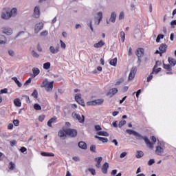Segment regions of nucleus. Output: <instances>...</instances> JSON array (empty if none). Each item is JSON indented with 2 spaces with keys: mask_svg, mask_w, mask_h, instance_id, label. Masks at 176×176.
<instances>
[{
  "mask_svg": "<svg viewBox=\"0 0 176 176\" xmlns=\"http://www.w3.org/2000/svg\"><path fill=\"white\" fill-rule=\"evenodd\" d=\"M95 162H96L97 168H101V162H102V157H98L95 158Z\"/></svg>",
  "mask_w": 176,
  "mask_h": 176,
  "instance_id": "nucleus-17",
  "label": "nucleus"
},
{
  "mask_svg": "<svg viewBox=\"0 0 176 176\" xmlns=\"http://www.w3.org/2000/svg\"><path fill=\"white\" fill-rule=\"evenodd\" d=\"M163 68L164 69H166V71H171V65H166L165 63H163Z\"/></svg>",
  "mask_w": 176,
  "mask_h": 176,
  "instance_id": "nucleus-38",
  "label": "nucleus"
},
{
  "mask_svg": "<svg viewBox=\"0 0 176 176\" xmlns=\"http://www.w3.org/2000/svg\"><path fill=\"white\" fill-rule=\"evenodd\" d=\"M12 79L17 85L18 87H21V86H23V84H21V82L19 81V79H17V77H12Z\"/></svg>",
  "mask_w": 176,
  "mask_h": 176,
  "instance_id": "nucleus-32",
  "label": "nucleus"
},
{
  "mask_svg": "<svg viewBox=\"0 0 176 176\" xmlns=\"http://www.w3.org/2000/svg\"><path fill=\"white\" fill-rule=\"evenodd\" d=\"M95 138H97V140L101 141L102 142H103V144L108 142V138H102L98 135H95Z\"/></svg>",
  "mask_w": 176,
  "mask_h": 176,
  "instance_id": "nucleus-23",
  "label": "nucleus"
},
{
  "mask_svg": "<svg viewBox=\"0 0 176 176\" xmlns=\"http://www.w3.org/2000/svg\"><path fill=\"white\" fill-rule=\"evenodd\" d=\"M124 124H126V120H122L119 124H118V127L121 128L123 127V126H124Z\"/></svg>",
  "mask_w": 176,
  "mask_h": 176,
  "instance_id": "nucleus-46",
  "label": "nucleus"
},
{
  "mask_svg": "<svg viewBox=\"0 0 176 176\" xmlns=\"http://www.w3.org/2000/svg\"><path fill=\"white\" fill-rule=\"evenodd\" d=\"M65 132L67 135L72 137V138H75L78 135V131L76 129L69 128L65 129Z\"/></svg>",
  "mask_w": 176,
  "mask_h": 176,
  "instance_id": "nucleus-2",
  "label": "nucleus"
},
{
  "mask_svg": "<svg viewBox=\"0 0 176 176\" xmlns=\"http://www.w3.org/2000/svg\"><path fill=\"white\" fill-rule=\"evenodd\" d=\"M168 61L170 65H172V67H175V65H176L175 59H174L171 57L168 58Z\"/></svg>",
  "mask_w": 176,
  "mask_h": 176,
  "instance_id": "nucleus-25",
  "label": "nucleus"
},
{
  "mask_svg": "<svg viewBox=\"0 0 176 176\" xmlns=\"http://www.w3.org/2000/svg\"><path fill=\"white\" fill-rule=\"evenodd\" d=\"M16 168V164L13 163L12 162H10L9 164V169L11 170H14Z\"/></svg>",
  "mask_w": 176,
  "mask_h": 176,
  "instance_id": "nucleus-39",
  "label": "nucleus"
},
{
  "mask_svg": "<svg viewBox=\"0 0 176 176\" xmlns=\"http://www.w3.org/2000/svg\"><path fill=\"white\" fill-rule=\"evenodd\" d=\"M104 102V99H96L92 101H89L87 102V105L91 106V105H101Z\"/></svg>",
  "mask_w": 176,
  "mask_h": 176,
  "instance_id": "nucleus-5",
  "label": "nucleus"
},
{
  "mask_svg": "<svg viewBox=\"0 0 176 176\" xmlns=\"http://www.w3.org/2000/svg\"><path fill=\"white\" fill-rule=\"evenodd\" d=\"M158 63H159V61H156L155 65L154 66V68L153 69V73L155 72V74H159V72H160V71H162V68H160V67L155 69L156 67H157Z\"/></svg>",
  "mask_w": 176,
  "mask_h": 176,
  "instance_id": "nucleus-30",
  "label": "nucleus"
},
{
  "mask_svg": "<svg viewBox=\"0 0 176 176\" xmlns=\"http://www.w3.org/2000/svg\"><path fill=\"white\" fill-rule=\"evenodd\" d=\"M41 156H45V157H50L54 156V153H53L42 152L41 153Z\"/></svg>",
  "mask_w": 176,
  "mask_h": 176,
  "instance_id": "nucleus-34",
  "label": "nucleus"
},
{
  "mask_svg": "<svg viewBox=\"0 0 176 176\" xmlns=\"http://www.w3.org/2000/svg\"><path fill=\"white\" fill-rule=\"evenodd\" d=\"M72 118L78 120L79 123H85V116L82 115V117L80 114H78L75 112L72 113Z\"/></svg>",
  "mask_w": 176,
  "mask_h": 176,
  "instance_id": "nucleus-4",
  "label": "nucleus"
},
{
  "mask_svg": "<svg viewBox=\"0 0 176 176\" xmlns=\"http://www.w3.org/2000/svg\"><path fill=\"white\" fill-rule=\"evenodd\" d=\"M60 47H62V49H65V47H67L65 43H64L62 40H60Z\"/></svg>",
  "mask_w": 176,
  "mask_h": 176,
  "instance_id": "nucleus-53",
  "label": "nucleus"
},
{
  "mask_svg": "<svg viewBox=\"0 0 176 176\" xmlns=\"http://www.w3.org/2000/svg\"><path fill=\"white\" fill-rule=\"evenodd\" d=\"M50 62H47L43 64V68L44 69H49L50 68Z\"/></svg>",
  "mask_w": 176,
  "mask_h": 176,
  "instance_id": "nucleus-44",
  "label": "nucleus"
},
{
  "mask_svg": "<svg viewBox=\"0 0 176 176\" xmlns=\"http://www.w3.org/2000/svg\"><path fill=\"white\" fill-rule=\"evenodd\" d=\"M127 156V152H123L120 155V158L123 159V157H126Z\"/></svg>",
  "mask_w": 176,
  "mask_h": 176,
  "instance_id": "nucleus-52",
  "label": "nucleus"
},
{
  "mask_svg": "<svg viewBox=\"0 0 176 176\" xmlns=\"http://www.w3.org/2000/svg\"><path fill=\"white\" fill-rule=\"evenodd\" d=\"M75 100H76V102L80 104V105H82V107H85V100H83L82 99V94H77L75 96Z\"/></svg>",
  "mask_w": 176,
  "mask_h": 176,
  "instance_id": "nucleus-7",
  "label": "nucleus"
},
{
  "mask_svg": "<svg viewBox=\"0 0 176 176\" xmlns=\"http://www.w3.org/2000/svg\"><path fill=\"white\" fill-rule=\"evenodd\" d=\"M170 25L172 26V28H175V26L174 25H176V20H173L170 22Z\"/></svg>",
  "mask_w": 176,
  "mask_h": 176,
  "instance_id": "nucleus-58",
  "label": "nucleus"
},
{
  "mask_svg": "<svg viewBox=\"0 0 176 176\" xmlns=\"http://www.w3.org/2000/svg\"><path fill=\"white\" fill-rule=\"evenodd\" d=\"M24 97H25V101H26V102H27L28 104L31 103V100H30V96H25Z\"/></svg>",
  "mask_w": 176,
  "mask_h": 176,
  "instance_id": "nucleus-56",
  "label": "nucleus"
},
{
  "mask_svg": "<svg viewBox=\"0 0 176 176\" xmlns=\"http://www.w3.org/2000/svg\"><path fill=\"white\" fill-rule=\"evenodd\" d=\"M31 96L34 98H38V91L36 89H34Z\"/></svg>",
  "mask_w": 176,
  "mask_h": 176,
  "instance_id": "nucleus-41",
  "label": "nucleus"
},
{
  "mask_svg": "<svg viewBox=\"0 0 176 176\" xmlns=\"http://www.w3.org/2000/svg\"><path fill=\"white\" fill-rule=\"evenodd\" d=\"M95 130H96V131H100V130H102V128H101L100 125H96Z\"/></svg>",
  "mask_w": 176,
  "mask_h": 176,
  "instance_id": "nucleus-64",
  "label": "nucleus"
},
{
  "mask_svg": "<svg viewBox=\"0 0 176 176\" xmlns=\"http://www.w3.org/2000/svg\"><path fill=\"white\" fill-rule=\"evenodd\" d=\"M88 171H89V173H91L92 174V175H96V169H94V168H89L88 169Z\"/></svg>",
  "mask_w": 176,
  "mask_h": 176,
  "instance_id": "nucleus-47",
  "label": "nucleus"
},
{
  "mask_svg": "<svg viewBox=\"0 0 176 176\" xmlns=\"http://www.w3.org/2000/svg\"><path fill=\"white\" fill-rule=\"evenodd\" d=\"M50 52L52 54H57L60 52V46H56L54 47V46H50Z\"/></svg>",
  "mask_w": 176,
  "mask_h": 176,
  "instance_id": "nucleus-14",
  "label": "nucleus"
},
{
  "mask_svg": "<svg viewBox=\"0 0 176 176\" xmlns=\"http://www.w3.org/2000/svg\"><path fill=\"white\" fill-rule=\"evenodd\" d=\"M151 140H152V141H153V143L151 142V144H153V145H155V144L156 143V138H155V136H152V137H151Z\"/></svg>",
  "mask_w": 176,
  "mask_h": 176,
  "instance_id": "nucleus-62",
  "label": "nucleus"
},
{
  "mask_svg": "<svg viewBox=\"0 0 176 176\" xmlns=\"http://www.w3.org/2000/svg\"><path fill=\"white\" fill-rule=\"evenodd\" d=\"M118 19L119 20H123L124 19V12H120Z\"/></svg>",
  "mask_w": 176,
  "mask_h": 176,
  "instance_id": "nucleus-57",
  "label": "nucleus"
},
{
  "mask_svg": "<svg viewBox=\"0 0 176 176\" xmlns=\"http://www.w3.org/2000/svg\"><path fill=\"white\" fill-rule=\"evenodd\" d=\"M96 134L98 135H102L103 137H109V133L107 131H98Z\"/></svg>",
  "mask_w": 176,
  "mask_h": 176,
  "instance_id": "nucleus-29",
  "label": "nucleus"
},
{
  "mask_svg": "<svg viewBox=\"0 0 176 176\" xmlns=\"http://www.w3.org/2000/svg\"><path fill=\"white\" fill-rule=\"evenodd\" d=\"M32 57H34L35 58H39V54L36 53L34 50L32 51Z\"/></svg>",
  "mask_w": 176,
  "mask_h": 176,
  "instance_id": "nucleus-45",
  "label": "nucleus"
},
{
  "mask_svg": "<svg viewBox=\"0 0 176 176\" xmlns=\"http://www.w3.org/2000/svg\"><path fill=\"white\" fill-rule=\"evenodd\" d=\"M142 156H144V152H142L141 151H138V154L136 155L137 159H141V157H142Z\"/></svg>",
  "mask_w": 176,
  "mask_h": 176,
  "instance_id": "nucleus-42",
  "label": "nucleus"
},
{
  "mask_svg": "<svg viewBox=\"0 0 176 176\" xmlns=\"http://www.w3.org/2000/svg\"><path fill=\"white\" fill-rule=\"evenodd\" d=\"M13 124L14 126H16V127H17V126H19V124H20V121H19V120H14Z\"/></svg>",
  "mask_w": 176,
  "mask_h": 176,
  "instance_id": "nucleus-54",
  "label": "nucleus"
},
{
  "mask_svg": "<svg viewBox=\"0 0 176 176\" xmlns=\"http://www.w3.org/2000/svg\"><path fill=\"white\" fill-rule=\"evenodd\" d=\"M164 34H158L156 38L157 43H159V42H160V39H164Z\"/></svg>",
  "mask_w": 176,
  "mask_h": 176,
  "instance_id": "nucleus-36",
  "label": "nucleus"
},
{
  "mask_svg": "<svg viewBox=\"0 0 176 176\" xmlns=\"http://www.w3.org/2000/svg\"><path fill=\"white\" fill-rule=\"evenodd\" d=\"M133 94H136V97L138 98V97H140V94H141V89L138 90L137 92H134Z\"/></svg>",
  "mask_w": 176,
  "mask_h": 176,
  "instance_id": "nucleus-63",
  "label": "nucleus"
},
{
  "mask_svg": "<svg viewBox=\"0 0 176 176\" xmlns=\"http://www.w3.org/2000/svg\"><path fill=\"white\" fill-rule=\"evenodd\" d=\"M108 168H109V164H108V162H105L102 166V173H103V174H108Z\"/></svg>",
  "mask_w": 176,
  "mask_h": 176,
  "instance_id": "nucleus-16",
  "label": "nucleus"
},
{
  "mask_svg": "<svg viewBox=\"0 0 176 176\" xmlns=\"http://www.w3.org/2000/svg\"><path fill=\"white\" fill-rule=\"evenodd\" d=\"M135 74H137V67H133L129 75V80H133L135 77Z\"/></svg>",
  "mask_w": 176,
  "mask_h": 176,
  "instance_id": "nucleus-8",
  "label": "nucleus"
},
{
  "mask_svg": "<svg viewBox=\"0 0 176 176\" xmlns=\"http://www.w3.org/2000/svg\"><path fill=\"white\" fill-rule=\"evenodd\" d=\"M90 151L91 152L96 153V145H91L90 147Z\"/></svg>",
  "mask_w": 176,
  "mask_h": 176,
  "instance_id": "nucleus-59",
  "label": "nucleus"
},
{
  "mask_svg": "<svg viewBox=\"0 0 176 176\" xmlns=\"http://www.w3.org/2000/svg\"><path fill=\"white\" fill-rule=\"evenodd\" d=\"M152 164H155V160L153 159H150L148 162V166H152Z\"/></svg>",
  "mask_w": 176,
  "mask_h": 176,
  "instance_id": "nucleus-50",
  "label": "nucleus"
},
{
  "mask_svg": "<svg viewBox=\"0 0 176 176\" xmlns=\"http://www.w3.org/2000/svg\"><path fill=\"white\" fill-rule=\"evenodd\" d=\"M43 30V23L40 22L38 23H36L34 26V33L35 34H39L41 31Z\"/></svg>",
  "mask_w": 176,
  "mask_h": 176,
  "instance_id": "nucleus-6",
  "label": "nucleus"
},
{
  "mask_svg": "<svg viewBox=\"0 0 176 176\" xmlns=\"http://www.w3.org/2000/svg\"><path fill=\"white\" fill-rule=\"evenodd\" d=\"M8 54L11 57H14V51H13L12 50H8Z\"/></svg>",
  "mask_w": 176,
  "mask_h": 176,
  "instance_id": "nucleus-51",
  "label": "nucleus"
},
{
  "mask_svg": "<svg viewBox=\"0 0 176 176\" xmlns=\"http://www.w3.org/2000/svg\"><path fill=\"white\" fill-rule=\"evenodd\" d=\"M78 147L80 148V149H84L86 150L87 149V144H86V142L81 141L78 143Z\"/></svg>",
  "mask_w": 176,
  "mask_h": 176,
  "instance_id": "nucleus-20",
  "label": "nucleus"
},
{
  "mask_svg": "<svg viewBox=\"0 0 176 176\" xmlns=\"http://www.w3.org/2000/svg\"><path fill=\"white\" fill-rule=\"evenodd\" d=\"M58 136L60 138H65V129L64 128L58 131Z\"/></svg>",
  "mask_w": 176,
  "mask_h": 176,
  "instance_id": "nucleus-27",
  "label": "nucleus"
},
{
  "mask_svg": "<svg viewBox=\"0 0 176 176\" xmlns=\"http://www.w3.org/2000/svg\"><path fill=\"white\" fill-rule=\"evenodd\" d=\"M10 17H12V15L10 14V10H8L6 12H3L1 14V18L4 20H9Z\"/></svg>",
  "mask_w": 176,
  "mask_h": 176,
  "instance_id": "nucleus-13",
  "label": "nucleus"
},
{
  "mask_svg": "<svg viewBox=\"0 0 176 176\" xmlns=\"http://www.w3.org/2000/svg\"><path fill=\"white\" fill-rule=\"evenodd\" d=\"M14 104L15 107H21V101H20L19 98L14 100Z\"/></svg>",
  "mask_w": 176,
  "mask_h": 176,
  "instance_id": "nucleus-33",
  "label": "nucleus"
},
{
  "mask_svg": "<svg viewBox=\"0 0 176 176\" xmlns=\"http://www.w3.org/2000/svg\"><path fill=\"white\" fill-rule=\"evenodd\" d=\"M7 42L6 36L0 34V45H5Z\"/></svg>",
  "mask_w": 176,
  "mask_h": 176,
  "instance_id": "nucleus-24",
  "label": "nucleus"
},
{
  "mask_svg": "<svg viewBox=\"0 0 176 176\" xmlns=\"http://www.w3.org/2000/svg\"><path fill=\"white\" fill-rule=\"evenodd\" d=\"M32 72H33V78H35L36 76H38L39 74H41V70H39V68L38 67H34L32 68Z\"/></svg>",
  "mask_w": 176,
  "mask_h": 176,
  "instance_id": "nucleus-19",
  "label": "nucleus"
},
{
  "mask_svg": "<svg viewBox=\"0 0 176 176\" xmlns=\"http://www.w3.org/2000/svg\"><path fill=\"white\" fill-rule=\"evenodd\" d=\"M32 78H29L24 83L25 86H27V85H30L31 83Z\"/></svg>",
  "mask_w": 176,
  "mask_h": 176,
  "instance_id": "nucleus-61",
  "label": "nucleus"
},
{
  "mask_svg": "<svg viewBox=\"0 0 176 176\" xmlns=\"http://www.w3.org/2000/svg\"><path fill=\"white\" fill-rule=\"evenodd\" d=\"M33 16L35 19H39L41 16V8L39 6H37L34 8Z\"/></svg>",
  "mask_w": 176,
  "mask_h": 176,
  "instance_id": "nucleus-9",
  "label": "nucleus"
},
{
  "mask_svg": "<svg viewBox=\"0 0 176 176\" xmlns=\"http://www.w3.org/2000/svg\"><path fill=\"white\" fill-rule=\"evenodd\" d=\"M120 38H121V41L122 42H124V39H126V33H124V32H120Z\"/></svg>",
  "mask_w": 176,
  "mask_h": 176,
  "instance_id": "nucleus-40",
  "label": "nucleus"
},
{
  "mask_svg": "<svg viewBox=\"0 0 176 176\" xmlns=\"http://www.w3.org/2000/svg\"><path fill=\"white\" fill-rule=\"evenodd\" d=\"M38 120L39 122H43V120H45V116L44 115H41L38 117Z\"/></svg>",
  "mask_w": 176,
  "mask_h": 176,
  "instance_id": "nucleus-60",
  "label": "nucleus"
},
{
  "mask_svg": "<svg viewBox=\"0 0 176 176\" xmlns=\"http://www.w3.org/2000/svg\"><path fill=\"white\" fill-rule=\"evenodd\" d=\"M145 53V50L144 48H138L135 52V54L138 58L144 57V54Z\"/></svg>",
  "mask_w": 176,
  "mask_h": 176,
  "instance_id": "nucleus-12",
  "label": "nucleus"
},
{
  "mask_svg": "<svg viewBox=\"0 0 176 176\" xmlns=\"http://www.w3.org/2000/svg\"><path fill=\"white\" fill-rule=\"evenodd\" d=\"M56 120H57V118H56V117H54V118L50 119L47 123L48 127H52V124L56 123Z\"/></svg>",
  "mask_w": 176,
  "mask_h": 176,
  "instance_id": "nucleus-21",
  "label": "nucleus"
},
{
  "mask_svg": "<svg viewBox=\"0 0 176 176\" xmlns=\"http://www.w3.org/2000/svg\"><path fill=\"white\" fill-rule=\"evenodd\" d=\"M10 14H11V17L16 16V14H17V9L12 8L11 10H10Z\"/></svg>",
  "mask_w": 176,
  "mask_h": 176,
  "instance_id": "nucleus-35",
  "label": "nucleus"
},
{
  "mask_svg": "<svg viewBox=\"0 0 176 176\" xmlns=\"http://www.w3.org/2000/svg\"><path fill=\"white\" fill-rule=\"evenodd\" d=\"M3 34H6V35L10 36L13 34V30L9 27H5L2 28Z\"/></svg>",
  "mask_w": 176,
  "mask_h": 176,
  "instance_id": "nucleus-11",
  "label": "nucleus"
},
{
  "mask_svg": "<svg viewBox=\"0 0 176 176\" xmlns=\"http://www.w3.org/2000/svg\"><path fill=\"white\" fill-rule=\"evenodd\" d=\"M34 108L36 111H41L42 109V107H41L38 103L34 104Z\"/></svg>",
  "mask_w": 176,
  "mask_h": 176,
  "instance_id": "nucleus-43",
  "label": "nucleus"
},
{
  "mask_svg": "<svg viewBox=\"0 0 176 176\" xmlns=\"http://www.w3.org/2000/svg\"><path fill=\"white\" fill-rule=\"evenodd\" d=\"M127 134H129V135H134L138 141H141V140H144L146 145L148 146V148H151V149L153 148V144L151 143V140L148 138L146 136H143L140 133L133 130V129H126V130Z\"/></svg>",
  "mask_w": 176,
  "mask_h": 176,
  "instance_id": "nucleus-1",
  "label": "nucleus"
},
{
  "mask_svg": "<svg viewBox=\"0 0 176 176\" xmlns=\"http://www.w3.org/2000/svg\"><path fill=\"white\" fill-rule=\"evenodd\" d=\"M109 21L111 23H115V21H116V13H115V12L111 13Z\"/></svg>",
  "mask_w": 176,
  "mask_h": 176,
  "instance_id": "nucleus-31",
  "label": "nucleus"
},
{
  "mask_svg": "<svg viewBox=\"0 0 176 176\" xmlns=\"http://www.w3.org/2000/svg\"><path fill=\"white\" fill-rule=\"evenodd\" d=\"M158 145L156 146V149H155V153L157 155H162V153H163L164 152V148L162 146H164V142H161L158 140Z\"/></svg>",
  "mask_w": 176,
  "mask_h": 176,
  "instance_id": "nucleus-3",
  "label": "nucleus"
},
{
  "mask_svg": "<svg viewBox=\"0 0 176 176\" xmlns=\"http://www.w3.org/2000/svg\"><path fill=\"white\" fill-rule=\"evenodd\" d=\"M8 93V89L5 88L0 91V94H6Z\"/></svg>",
  "mask_w": 176,
  "mask_h": 176,
  "instance_id": "nucleus-55",
  "label": "nucleus"
},
{
  "mask_svg": "<svg viewBox=\"0 0 176 176\" xmlns=\"http://www.w3.org/2000/svg\"><path fill=\"white\" fill-rule=\"evenodd\" d=\"M49 34V32H47V30H44L41 33V36H47Z\"/></svg>",
  "mask_w": 176,
  "mask_h": 176,
  "instance_id": "nucleus-49",
  "label": "nucleus"
},
{
  "mask_svg": "<svg viewBox=\"0 0 176 176\" xmlns=\"http://www.w3.org/2000/svg\"><path fill=\"white\" fill-rule=\"evenodd\" d=\"M109 64H110V65H112L113 67H116V65L118 64V58H114L111 59L109 61Z\"/></svg>",
  "mask_w": 176,
  "mask_h": 176,
  "instance_id": "nucleus-26",
  "label": "nucleus"
},
{
  "mask_svg": "<svg viewBox=\"0 0 176 176\" xmlns=\"http://www.w3.org/2000/svg\"><path fill=\"white\" fill-rule=\"evenodd\" d=\"M152 78H153V72H152L147 77V82H151V80H152Z\"/></svg>",
  "mask_w": 176,
  "mask_h": 176,
  "instance_id": "nucleus-48",
  "label": "nucleus"
},
{
  "mask_svg": "<svg viewBox=\"0 0 176 176\" xmlns=\"http://www.w3.org/2000/svg\"><path fill=\"white\" fill-rule=\"evenodd\" d=\"M116 93H118V89L112 88L111 89H110L109 92L107 94V96H109L110 94H111V97H112L113 96H115Z\"/></svg>",
  "mask_w": 176,
  "mask_h": 176,
  "instance_id": "nucleus-28",
  "label": "nucleus"
},
{
  "mask_svg": "<svg viewBox=\"0 0 176 176\" xmlns=\"http://www.w3.org/2000/svg\"><path fill=\"white\" fill-rule=\"evenodd\" d=\"M102 20V12H99L97 13V17L94 18L95 24L98 25V24H100Z\"/></svg>",
  "mask_w": 176,
  "mask_h": 176,
  "instance_id": "nucleus-10",
  "label": "nucleus"
},
{
  "mask_svg": "<svg viewBox=\"0 0 176 176\" xmlns=\"http://www.w3.org/2000/svg\"><path fill=\"white\" fill-rule=\"evenodd\" d=\"M159 50L160 52V56H162L163 53H166V51L167 50V44L166 43L161 44L159 47Z\"/></svg>",
  "mask_w": 176,
  "mask_h": 176,
  "instance_id": "nucleus-15",
  "label": "nucleus"
},
{
  "mask_svg": "<svg viewBox=\"0 0 176 176\" xmlns=\"http://www.w3.org/2000/svg\"><path fill=\"white\" fill-rule=\"evenodd\" d=\"M105 45V43L104 41L101 40L98 43H96L94 45V47H96V49H98L100 47H102Z\"/></svg>",
  "mask_w": 176,
  "mask_h": 176,
  "instance_id": "nucleus-18",
  "label": "nucleus"
},
{
  "mask_svg": "<svg viewBox=\"0 0 176 176\" xmlns=\"http://www.w3.org/2000/svg\"><path fill=\"white\" fill-rule=\"evenodd\" d=\"M54 83V81L52 82H48V84H47V86L45 89H47V91H50V90H53V84Z\"/></svg>",
  "mask_w": 176,
  "mask_h": 176,
  "instance_id": "nucleus-22",
  "label": "nucleus"
},
{
  "mask_svg": "<svg viewBox=\"0 0 176 176\" xmlns=\"http://www.w3.org/2000/svg\"><path fill=\"white\" fill-rule=\"evenodd\" d=\"M48 83H49V81H47V79H45L43 81L42 84L41 85V88L46 87L47 86Z\"/></svg>",
  "mask_w": 176,
  "mask_h": 176,
  "instance_id": "nucleus-37",
  "label": "nucleus"
}]
</instances>
